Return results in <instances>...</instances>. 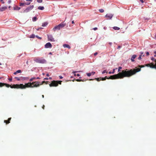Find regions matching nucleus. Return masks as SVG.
<instances>
[{
  "label": "nucleus",
  "mask_w": 156,
  "mask_h": 156,
  "mask_svg": "<svg viewBox=\"0 0 156 156\" xmlns=\"http://www.w3.org/2000/svg\"><path fill=\"white\" fill-rule=\"evenodd\" d=\"M46 76H49V74H48H48H46Z\"/></svg>",
  "instance_id": "59"
},
{
  "label": "nucleus",
  "mask_w": 156,
  "mask_h": 156,
  "mask_svg": "<svg viewBox=\"0 0 156 156\" xmlns=\"http://www.w3.org/2000/svg\"><path fill=\"white\" fill-rule=\"evenodd\" d=\"M141 55H140L138 59L139 60H140L141 59Z\"/></svg>",
  "instance_id": "35"
},
{
  "label": "nucleus",
  "mask_w": 156,
  "mask_h": 156,
  "mask_svg": "<svg viewBox=\"0 0 156 156\" xmlns=\"http://www.w3.org/2000/svg\"><path fill=\"white\" fill-rule=\"evenodd\" d=\"M139 67L140 68L143 67H144V66L143 65L139 66Z\"/></svg>",
  "instance_id": "44"
},
{
  "label": "nucleus",
  "mask_w": 156,
  "mask_h": 156,
  "mask_svg": "<svg viewBox=\"0 0 156 156\" xmlns=\"http://www.w3.org/2000/svg\"><path fill=\"white\" fill-rule=\"evenodd\" d=\"M140 54H141L140 55H141V56H142V55H143V56H144V52H141Z\"/></svg>",
  "instance_id": "41"
},
{
  "label": "nucleus",
  "mask_w": 156,
  "mask_h": 156,
  "mask_svg": "<svg viewBox=\"0 0 156 156\" xmlns=\"http://www.w3.org/2000/svg\"><path fill=\"white\" fill-rule=\"evenodd\" d=\"M11 6H9V8L10 9L11 8Z\"/></svg>",
  "instance_id": "64"
},
{
  "label": "nucleus",
  "mask_w": 156,
  "mask_h": 156,
  "mask_svg": "<svg viewBox=\"0 0 156 156\" xmlns=\"http://www.w3.org/2000/svg\"><path fill=\"white\" fill-rule=\"evenodd\" d=\"M146 66L147 67H149L151 68H154L156 69V62H155V64H154L153 63L147 64L146 65Z\"/></svg>",
  "instance_id": "7"
},
{
  "label": "nucleus",
  "mask_w": 156,
  "mask_h": 156,
  "mask_svg": "<svg viewBox=\"0 0 156 156\" xmlns=\"http://www.w3.org/2000/svg\"><path fill=\"white\" fill-rule=\"evenodd\" d=\"M35 35L34 34H32L30 37V38H34L35 37Z\"/></svg>",
  "instance_id": "23"
},
{
  "label": "nucleus",
  "mask_w": 156,
  "mask_h": 156,
  "mask_svg": "<svg viewBox=\"0 0 156 156\" xmlns=\"http://www.w3.org/2000/svg\"><path fill=\"white\" fill-rule=\"evenodd\" d=\"M48 41H54L55 40L54 38L52 37L51 35H49L48 36Z\"/></svg>",
  "instance_id": "10"
},
{
  "label": "nucleus",
  "mask_w": 156,
  "mask_h": 156,
  "mask_svg": "<svg viewBox=\"0 0 156 156\" xmlns=\"http://www.w3.org/2000/svg\"><path fill=\"white\" fill-rule=\"evenodd\" d=\"M149 20V18H145V20Z\"/></svg>",
  "instance_id": "52"
},
{
  "label": "nucleus",
  "mask_w": 156,
  "mask_h": 156,
  "mask_svg": "<svg viewBox=\"0 0 156 156\" xmlns=\"http://www.w3.org/2000/svg\"><path fill=\"white\" fill-rule=\"evenodd\" d=\"M30 3V2H29V3H26V4L25 5H29Z\"/></svg>",
  "instance_id": "46"
},
{
  "label": "nucleus",
  "mask_w": 156,
  "mask_h": 156,
  "mask_svg": "<svg viewBox=\"0 0 156 156\" xmlns=\"http://www.w3.org/2000/svg\"><path fill=\"white\" fill-rule=\"evenodd\" d=\"M154 53H155V54H156V51H155L154 52Z\"/></svg>",
  "instance_id": "63"
},
{
  "label": "nucleus",
  "mask_w": 156,
  "mask_h": 156,
  "mask_svg": "<svg viewBox=\"0 0 156 156\" xmlns=\"http://www.w3.org/2000/svg\"><path fill=\"white\" fill-rule=\"evenodd\" d=\"M65 26V24L64 23H61L55 27L53 29H60L63 27Z\"/></svg>",
  "instance_id": "5"
},
{
  "label": "nucleus",
  "mask_w": 156,
  "mask_h": 156,
  "mask_svg": "<svg viewBox=\"0 0 156 156\" xmlns=\"http://www.w3.org/2000/svg\"><path fill=\"white\" fill-rule=\"evenodd\" d=\"M37 18L36 17H34L32 18V20L33 21H35L37 20Z\"/></svg>",
  "instance_id": "21"
},
{
  "label": "nucleus",
  "mask_w": 156,
  "mask_h": 156,
  "mask_svg": "<svg viewBox=\"0 0 156 156\" xmlns=\"http://www.w3.org/2000/svg\"><path fill=\"white\" fill-rule=\"evenodd\" d=\"M11 118H8L7 120H4V122L6 124H7L10 122V121L11 120Z\"/></svg>",
  "instance_id": "13"
},
{
  "label": "nucleus",
  "mask_w": 156,
  "mask_h": 156,
  "mask_svg": "<svg viewBox=\"0 0 156 156\" xmlns=\"http://www.w3.org/2000/svg\"><path fill=\"white\" fill-rule=\"evenodd\" d=\"M76 81L77 82H80V81H82V80H80V79H77L76 80Z\"/></svg>",
  "instance_id": "38"
},
{
  "label": "nucleus",
  "mask_w": 156,
  "mask_h": 156,
  "mask_svg": "<svg viewBox=\"0 0 156 156\" xmlns=\"http://www.w3.org/2000/svg\"><path fill=\"white\" fill-rule=\"evenodd\" d=\"M11 2H12V1L11 0H9L8 1V3L9 4H10V3H11Z\"/></svg>",
  "instance_id": "42"
},
{
  "label": "nucleus",
  "mask_w": 156,
  "mask_h": 156,
  "mask_svg": "<svg viewBox=\"0 0 156 156\" xmlns=\"http://www.w3.org/2000/svg\"><path fill=\"white\" fill-rule=\"evenodd\" d=\"M62 82V81H58V84H61Z\"/></svg>",
  "instance_id": "33"
},
{
  "label": "nucleus",
  "mask_w": 156,
  "mask_h": 156,
  "mask_svg": "<svg viewBox=\"0 0 156 156\" xmlns=\"http://www.w3.org/2000/svg\"><path fill=\"white\" fill-rule=\"evenodd\" d=\"M37 2L38 3H41L42 2V0H37Z\"/></svg>",
  "instance_id": "30"
},
{
  "label": "nucleus",
  "mask_w": 156,
  "mask_h": 156,
  "mask_svg": "<svg viewBox=\"0 0 156 156\" xmlns=\"http://www.w3.org/2000/svg\"><path fill=\"white\" fill-rule=\"evenodd\" d=\"M15 78L17 80L19 81L20 80V79L18 77H15Z\"/></svg>",
  "instance_id": "34"
},
{
  "label": "nucleus",
  "mask_w": 156,
  "mask_h": 156,
  "mask_svg": "<svg viewBox=\"0 0 156 156\" xmlns=\"http://www.w3.org/2000/svg\"><path fill=\"white\" fill-rule=\"evenodd\" d=\"M151 60H152V61H155V60H156V59H155V58H153V57L152 58H151Z\"/></svg>",
  "instance_id": "43"
},
{
  "label": "nucleus",
  "mask_w": 156,
  "mask_h": 156,
  "mask_svg": "<svg viewBox=\"0 0 156 156\" xmlns=\"http://www.w3.org/2000/svg\"><path fill=\"white\" fill-rule=\"evenodd\" d=\"M48 77L45 78L44 79V80H48Z\"/></svg>",
  "instance_id": "51"
},
{
  "label": "nucleus",
  "mask_w": 156,
  "mask_h": 156,
  "mask_svg": "<svg viewBox=\"0 0 156 156\" xmlns=\"http://www.w3.org/2000/svg\"><path fill=\"white\" fill-rule=\"evenodd\" d=\"M20 9V8L16 5L13 7V9L15 10H19Z\"/></svg>",
  "instance_id": "14"
},
{
  "label": "nucleus",
  "mask_w": 156,
  "mask_h": 156,
  "mask_svg": "<svg viewBox=\"0 0 156 156\" xmlns=\"http://www.w3.org/2000/svg\"><path fill=\"white\" fill-rule=\"evenodd\" d=\"M76 71H73V73L74 74V76H76V75L78 76H80V75L79 74H76L75 73L76 72Z\"/></svg>",
  "instance_id": "20"
},
{
  "label": "nucleus",
  "mask_w": 156,
  "mask_h": 156,
  "mask_svg": "<svg viewBox=\"0 0 156 156\" xmlns=\"http://www.w3.org/2000/svg\"><path fill=\"white\" fill-rule=\"evenodd\" d=\"M91 74V75H94V74L95 73V72H92L91 73H90Z\"/></svg>",
  "instance_id": "39"
},
{
  "label": "nucleus",
  "mask_w": 156,
  "mask_h": 156,
  "mask_svg": "<svg viewBox=\"0 0 156 156\" xmlns=\"http://www.w3.org/2000/svg\"><path fill=\"white\" fill-rule=\"evenodd\" d=\"M95 80L94 79H90L89 80Z\"/></svg>",
  "instance_id": "57"
},
{
  "label": "nucleus",
  "mask_w": 156,
  "mask_h": 156,
  "mask_svg": "<svg viewBox=\"0 0 156 156\" xmlns=\"http://www.w3.org/2000/svg\"><path fill=\"white\" fill-rule=\"evenodd\" d=\"M144 0H140V1L142 3H143L144 2V1H143Z\"/></svg>",
  "instance_id": "54"
},
{
  "label": "nucleus",
  "mask_w": 156,
  "mask_h": 156,
  "mask_svg": "<svg viewBox=\"0 0 156 156\" xmlns=\"http://www.w3.org/2000/svg\"><path fill=\"white\" fill-rule=\"evenodd\" d=\"M49 86L51 87L57 86H58V81L55 80L52 81L49 84Z\"/></svg>",
  "instance_id": "6"
},
{
  "label": "nucleus",
  "mask_w": 156,
  "mask_h": 156,
  "mask_svg": "<svg viewBox=\"0 0 156 156\" xmlns=\"http://www.w3.org/2000/svg\"><path fill=\"white\" fill-rule=\"evenodd\" d=\"M44 83H46V82H45V81H43L42 82V83L41 84H40L39 83V86L40 85H41L42 84H43Z\"/></svg>",
  "instance_id": "32"
},
{
  "label": "nucleus",
  "mask_w": 156,
  "mask_h": 156,
  "mask_svg": "<svg viewBox=\"0 0 156 156\" xmlns=\"http://www.w3.org/2000/svg\"><path fill=\"white\" fill-rule=\"evenodd\" d=\"M13 74L15 75H16L17 74L16 72H15Z\"/></svg>",
  "instance_id": "55"
},
{
  "label": "nucleus",
  "mask_w": 156,
  "mask_h": 156,
  "mask_svg": "<svg viewBox=\"0 0 156 156\" xmlns=\"http://www.w3.org/2000/svg\"><path fill=\"white\" fill-rule=\"evenodd\" d=\"M92 29H97V27H95V28H93Z\"/></svg>",
  "instance_id": "58"
},
{
  "label": "nucleus",
  "mask_w": 156,
  "mask_h": 156,
  "mask_svg": "<svg viewBox=\"0 0 156 156\" xmlns=\"http://www.w3.org/2000/svg\"><path fill=\"white\" fill-rule=\"evenodd\" d=\"M45 48H51L52 47L51 44L49 42L47 43L45 45Z\"/></svg>",
  "instance_id": "11"
},
{
  "label": "nucleus",
  "mask_w": 156,
  "mask_h": 156,
  "mask_svg": "<svg viewBox=\"0 0 156 156\" xmlns=\"http://www.w3.org/2000/svg\"><path fill=\"white\" fill-rule=\"evenodd\" d=\"M36 79V78L35 77H33L31 79H30V81H33L34 80H35V79Z\"/></svg>",
  "instance_id": "24"
},
{
  "label": "nucleus",
  "mask_w": 156,
  "mask_h": 156,
  "mask_svg": "<svg viewBox=\"0 0 156 156\" xmlns=\"http://www.w3.org/2000/svg\"><path fill=\"white\" fill-rule=\"evenodd\" d=\"M36 37H37V38H38V39H41V37H39V36H37V35L36 36Z\"/></svg>",
  "instance_id": "37"
},
{
  "label": "nucleus",
  "mask_w": 156,
  "mask_h": 156,
  "mask_svg": "<svg viewBox=\"0 0 156 156\" xmlns=\"http://www.w3.org/2000/svg\"><path fill=\"white\" fill-rule=\"evenodd\" d=\"M122 69V67H119L118 72H120L121 71V69Z\"/></svg>",
  "instance_id": "29"
},
{
  "label": "nucleus",
  "mask_w": 156,
  "mask_h": 156,
  "mask_svg": "<svg viewBox=\"0 0 156 156\" xmlns=\"http://www.w3.org/2000/svg\"><path fill=\"white\" fill-rule=\"evenodd\" d=\"M113 29L115 30V29H120V28L116 27H112Z\"/></svg>",
  "instance_id": "25"
},
{
  "label": "nucleus",
  "mask_w": 156,
  "mask_h": 156,
  "mask_svg": "<svg viewBox=\"0 0 156 156\" xmlns=\"http://www.w3.org/2000/svg\"><path fill=\"white\" fill-rule=\"evenodd\" d=\"M44 105H43V106L42 107V108L43 109H44Z\"/></svg>",
  "instance_id": "61"
},
{
  "label": "nucleus",
  "mask_w": 156,
  "mask_h": 156,
  "mask_svg": "<svg viewBox=\"0 0 156 156\" xmlns=\"http://www.w3.org/2000/svg\"><path fill=\"white\" fill-rule=\"evenodd\" d=\"M121 47L119 45V46H118V48H117L119 49V48H121Z\"/></svg>",
  "instance_id": "48"
},
{
  "label": "nucleus",
  "mask_w": 156,
  "mask_h": 156,
  "mask_svg": "<svg viewBox=\"0 0 156 156\" xmlns=\"http://www.w3.org/2000/svg\"><path fill=\"white\" fill-rule=\"evenodd\" d=\"M8 80H9L10 81H12V78H9V79H8Z\"/></svg>",
  "instance_id": "45"
},
{
  "label": "nucleus",
  "mask_w": 156,
  "mask_h": 156,
  "mask_svg": "<svg viewBox=\"0 0 156 156\" xmlns=\"http://www.w3.org/2000/svg\"><path fill=\"white\" fill-rule=\"evenodd\" d=\"M115 69H113V71L112 72H108V73L109 74H113L115 73Z\"/></svg>",
  "instance_id": "22"
},
{
  "label": "nucleus",
  "mask_w": 156,
  "mask_h": 156,
  "mask_svg": "<svg viewBox=\"0 0 156 156\" xmlns=\"http://www.w3.org/2000/svg\"><path fill=\"white\" fill-rule=\"evenodd\" d=\"M16 73H21V71L20 70H17L16 71Z\"/></svg>",
  "instance_id": "31"
},
{
  "label": "nucleus",
  "mask_w": 156,
  "mask_h": 156,
  "mask_svg": "<svg viewBox=\"0 0 156 156\" xmlns=\"http://www.w3.org/2000/svg\"><path fill=\"white\" fill-rule=\"evenodd\" d=\"M7 9V7L6 6H4L0 7V11L2 12Z\"/></svg>",
  "instance_id": "12"
},
{
  "label": "nucleus",
  "mask_w": 156,
  "mask_h": 156,
  "mask_svg": "<svg viewBox=\"0 0 156 156\" xmlns=\"http://www.w3.org/2000/svg\"><path fill=\"white\" fill-rule=\"evenodd\" d=\"M27 1H30V2H32L33 0H26Z\"/></svg>",
  "instance_id": "50"
},
{
  "label": "nucleus",
  "mask_w": 156,
  "mask_h": 156,
  "mask_svg": "<svg viewBox=\"0 0 156 156\" xmlns=\"http://www.w3.org/2000/svg\"><path fill=\"white\" fill-rule=\"evenodd\" d=\"M97 54H98V53H97V52H95V53L94 54V56H96V55Z\"/></svg>",
  "instance_id": "47"
},
{
  "label": "nucleus",
  "mask_w": 156,
  "mask_h": 156,
  "mask_svg": "<svg viewBox=\"0 0 156 156\" xmlns=\"http://www.w3.org/2000/svg\"><path fill=\"white\" fill-rule=\"evenodd\" d=\"M63 46L64 48H67L69 49L70 48V46L68 44H64L63 45Z\"/></svg>",
  "instance_id": "16"
},
{
  "label": "nucleus",
  "mask_w": 156,
  "mask_h": 156,
  "mask_svg": "<svg viewBox=\"0 0 156 156\" xmlns=\"http://www.w3.org/2000/svg\"><path fill=\"white\" fill-rule=\"evenodd\" d=\"M38 9L41 10H43L44 9V7L43 6H40L38 7Z\"/></svg>",
  "instance_id": "17"
},
{
  "label": "nucleus",
  "mask_w": 156,
  "mask_h": 156,
  "mask_svg": "<svg viewBox=\"0 0 156 156\" xmlns=\"http://www.w3.org/2000/svg\"><path fill=\"white\" fill-rule=\"evenodd\" d=\"M72 23L73 24L74 23V20L72 21Z\"/></svg>",
  "instance_id": "60"
},
{
  "label": "nucleus",
  "mask_w": 156,
  "mask_h": 156,
  "mask_svg": "<svg viewBox=\"0 0 156 156\" xmlns=\"http://www.w3.org/2000/svg\"><path fill=\"white\" fill-rule=\"evenodd\" d=\"M0 1L2 2V4H4L5 3V2L3 1V0H0Z\"/></svg>",
  "instance_id": "49"
},
{
  "label": "nucleus",
  "mask_w": 156,
  "mask_h": 156,
  "mask_svg": "<svg viewBox=\"0 0 156 156\" xmlns=\"http://www.w3.org/2000/svg\"><path fill=\"white\" fill-rule=\"evenodd\" d=\"M4 86L7 87H10L12 88H20V84H13L12 86L6 83H0V87H2Z\"/></svg>",
  "instance_id": "3"
},
{
  "label": "nucleus",
  "mask_w": 156,
  "mask_h": 156,
  "mask_svg": "<svg viewBox=\"0 0 156 156\" xmlns=\"http://www.w3.org/2000/svg\"><path fill=\"white\" fill-rule=\"evenodd\" d=\"M101 77L95 78L94 79L96 80L97 81H99L101 80Z\"/></svg>",
  "instance_id": "19"
},
{
  "label": "nucleus",
  "mask_w": 156,
  "mask_h": 156,
  "mask_svg": "<svg viewBox=\"0 0 156 156\" xmlns=\"http://www.w3.org/2000/svg\"><path fill=\"white\" fill-rule=\"evenodd\" d=\"M48 24V23H47L46 22H44L42 23V26L43 27H45Z\"/></svg>",
  "instance_id": "18"
},
{
  "label": "nucleus",
  "mask_w": 156,
  "mask_h": 156,
  "mask_svg": "<svg viewBox=\"0 0 156 156\" xmlns=\"http://www.w3.org/2000/svg\"><path fill=\"white\" fill-rule=\"evenodd\" d=\"M26 4V3H20V6H23L24 5Z\"/></svg>",
  "instance_id": "27"
},
{
  "label": "nucleus",
  "mask_w": 156,
  "mask_h": 156,
  "mask_svg": "<svg viewBox=\"0 0 156 156\" xmlns=\"http://www.w3.org/2000/svg\"><path fill=\"white\" fill-rule=\"evenodd\" d=\"M113 15L112 14H107L105 16L107 20H110L112 17Z\"/></svg>",
  "instance_id": "9"
},
{
  "label": "nucleus",
  "mask_w": 156,
  "mask_h": 156,
  "mask_svg": "<svg viewBox=\"0 0 156 156\" xmlns=\"http://www.w3.org/2000/svg\"><path fill=\"white\" fill-rule=\"evenodd\" d=\"M34 61L37 63L41 64H44L46 62V61L42 58H35L34 59Z\"/></svg>",
  "instance_id": "4"
},
{
  "label": "nucleus",
  "mask_w": 156,
  "mask_h": 156,
  "mask_svg": "<svg viewBox=\"0 0 156 156\" xmlns=\"http://www.w3.org/2000/svg\"><path fill=\"white\" fill-rule=\"evenodd\" d=\"M34 7V5H31L27 8L24 11V12H27L32 10Z\"/></svg>",
  "instance_id": "8"
},
{
  "label": "nucleus",
  "mask_w": 156,
  "mask_h": 156,
  "mask_svg": "<svg viewBox=\"0 0 156 156\" xmlns=\"http://www.w3.org/2000/svg\"><path fill=\"white\" fill-rule=\"evenodd\" d=\"M87 76H91V73H87Z\"/></svg>",
  "instance_id": "28"
},
{
  "label": "nucleus",
  "mask_w": 156,
  "mask_h": 156,
  "mask_svg": "<svg viewBox=\"0 0 156 156\" xmlns=\"http://www.w3.org/2000/svg\"><path fill=\"white\" fill-rule=\"evenodd\" d=\"M107 73V72H106V70H104V71L102 72V74H104V73Z\"/></svg>",
  "instance_id": "36"
},
{
  "label": "nucleus",
  "mask_w": 156,
  "mask_h": 156,
  "mask_svg": "<svg viewBox=\"0 0 156 156\" xmlns=\"http://www.w3.org/2000/svg\"><path fill=\"white\" fill-rule=\"evenodd\" d=\"M99 11L100 12H101V13L103 12L104 11V10L102 9H99Z\"/></svg>",
  "instance_id": "26"
},
{
  "label": "nucleus",
  "mask_w": 156,
  "mask_h": 156,
  "mask_svg": "<svg viewBox=\"0 0 156 156\" xmlns=\"http://www.w3.org/2000/svg\"><path fill=\"white\" fill-rule=\"evenodd\" d=\"M39 81L34 82L31 83L30 82L26 83L25 85L23 84H20V88L24 89L27 87L33 88L34 87H37L39 86Z\"/></svg>",
  "instance_id": "2"
},
{
  "label": "nucleus",
  "mask_w": 156,
  "mask_h": 156,
  "mask_svg": "<svg viewBox=\"0 0 156 156\" xmlns=\"http://www.w3.org/2000/svg\"><path fill=\"white\" fill-rule=\"evenodd\" d=\"M136 55H133L131 58V61L132 62H134V59L136 58Z\"/></svg>",
  "instance_id": "15"
},
{
  "label": "nucleus",
  "mask_w": 156,
  "mask_h": 156,
  "mask_svg": "<svg viewBox=\"0 0 156 156\" xmlns=\"http://www.w3.org/2000/svg\"><path fill=\"white\" fill-rule=\"evenodd\" d=\"M146 55L147 56H148L149 55V53L147 51L146 52Z\"/></svg>",
  "instance_id": "40"
},
{
  "label": "nucleus",
  "mask_w": 156,
  "mask_h": 156,
  "mask_svg": "<svg viewBox=\"0 0 156 156\" xmlns=\"http://www.w3.org/2000/svg\"><path fill=\"white\" fill-rule=\"evenodd\" d=\"M109 44H110V45H111L112 44V43H111V42L109 43Z\"/></svg>",
  "instance_id": "62"
},
{
  "label": "nucleus",
  "mask_w": 156,
  "mask_h": 156,
  "mask_svg": "<svg viewBox=\"0 0 156 156\" xmlns=\"http://www.w3.org/2000/svg\"><path fill=\"white\" fill-rule=\"evenodd\" d=\"M59 77L60 79H62L63 78V77L62 76H60Z\"/></svg>",
  "instance_id": "53"
},
{
  "label": "nucleus",
  "mask_w": 156,
  "mask_h": 156,
  "mask_svg": "<svg viewBox=\"0 0 156 156\" xmlns=\"http://www.w3.org/2000/svg\"><path fill=\"white\" fill-rule=\"evenodd\" d=\"M140 68L131 69L130 70L126 69L125 70H122L121 72H119L117 74L111 76L108 78L107 76H105L104 78L101 77V79L102 80H105L106 79L113 80L118 79H122L125 77H129L135 74L136 73L139 72L140 71Z\"/></svg>",
  "instance_id": "1"
},
{
  "label": "nucleus",
  "mask_w": 156,
  "mask_h": 156,
  "mask_svg": "<svg viewBox=\"0 0 156 156\" xmlns=\"http://www.w3.org/2000/svg\"><path fill=\"white\" fill-rule=\"evenodd\" d=\"M40 79V78L39 77H37L36 78V79Z\"/></svg>",
  "instance_id": "56"
}]
</instances>
